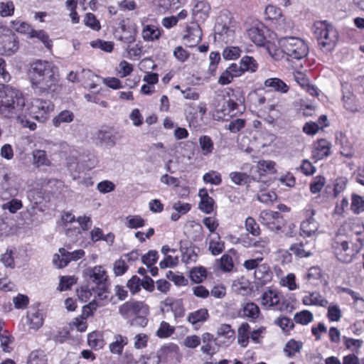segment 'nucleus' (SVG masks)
<instances>
[{
    "mask_svg": "<svg viewBox=\"0 0 364 364\" xmlns=\"http://www.w3.org/2000/svg\"><path fill=\"white\" fill-rule=\"evenodd\" d=\"M28 75L31 88L38 94L55 91L59 80L58 68L52 62L40 59L29 64Z\"/></svg>",
    "mask_w": 364,
    "mask_h": 364,
    "instance_id": "obj_1",
    "label": "nucleus"
},
{
    "mask_svg": "<svg viewBox=\"0 0 364 364\" xmlns=\"http://www.w3.org/2000/svg\"><path fill=\"white\" fill-rule=\"evenodd\" d=\"M362 228L355 232H349L346 235L342 234L343 230H339L332 242V249L337 259L343 262H350L353 257L360 252L364 245V231Z\"/></svg>",
    "mask_w": 364,
    "mask_h": 364,
    "instance_id": "obj_2",
    "label": "nucleus"
},
{
    "mask_svg": "<svg viewBox=\"0 0 364 364\" xmlns=\"http://www.w3.org/2000/svg\"><path fill=\"white\" fill-rule=\"evenodd\" d=\"M25 108V98L19 90L0 84V115L21 119L24 116Z\"/></svg>",
    "mask_w": 364,
    "mask_h": 364,
    "instance_id": "obj_3",
    "label": "nucleus"
},
{
    "mask_svg": "<svg viewBox=\"0 0 364 364\" xmlns=\"http://www.w3.org/2000/svg\"><path fill=\"white\" fill-rule=\"evenodd\" d=\"M279 46L284 53L287 56L296 59L301 60L305 58L309 53V47L299 38L286 37L279 41Z\"/></svg>",
    "mask_w": 364,
    "mask_h": 364,
    "instance_id": "obj_4",
    "label": "nucleus"
},
{
    "mask_svg": "<svg viewBox=\"0 0 364 364\" xmlns=\"http://www.w3.org/2000/svg\"><path fill=\"white\" fill-rule=\"evenodd\" d=\"M53 109L54 105L51 101L34 98L29 105L26 106L23 117L28 114L40 122H45Z\"/></svg>",
    "mask_w": 364,
    "mask_h": 364,
    "instance_id": "obj_5",
    "label": "nucleus"
},
{
    "mask_svg": "<svg viewBox=\"0 0 364 364\" xmlns=\"http://www.w3.org/2000/svg\"><path fill=\"white\" fill-rule=\"evenodd\" d=\"M314 35L323 47H333L338 37V31L326 21H318L314 23Z\"/></svg>",
    "mask_w": 364,
    "mask_h": 364,
    "instance_id": "obj_6",
    "label": "nucleus"
},
{
    "mask_svg": "<svg viewBox=\"0 0 364 364\" xmlns=\"http://www.w3.org/2000/svg\"><path fill=\"white\" fill-rule=\"evenodd\" d=\"M262 260V257H258L255 259L245 261L243 264L247 270L255 269V278L262 285L270 282L272 278V272L269 267L265 263L260 264Z\"/></svg>",
    "mask_w": 364,
    "mask_h": 364,
    "instance_id": "obj_7",
    "label": "nucleus"
},
{
    "mask_svg": "<svg viewBox=\"0 0 364 364\" xmlns=\"http://www.w3.org/2000/svg\"><path fill=\"white\" fill-rule=\"evenodd\" d=\"M85 255L83 250H77L73 252L67 250L64 247L58 250V252L53 255V263L58 269L66 267L71 261H77Z\"/></svg>",
    "mask_w": 364,
    "mask_h": 364,
    "instance_id": "obj_8",
    "label": "nucleus"
},
{
    "mask_svg": "<svg viewBox=\"0 0 364 364\" xmlns=\"http://www.w3.org/2000/svg\"><path fill=\"white\" fill-rule=\"evenodd\" d=\"M262 224L266 225L270 230L279 232L284 228V220L279 212L272 210H262L259 214Z\"/></svg>",
    "mask_w": 364,
    "mask_h": 364,
    "instance_id": "obj_9",
    "label": "nucleus"
},
{
    "mask_svg": "<svg viewBox=\"0 0 364 364\" xmlns=\"http://www.w3.org/2000/svg\"><path fill=\"white\" fill-rule=\"evenodd\" d=\"M214 38L215 41L220 43H230L235 37V31L228 26L226 23H223L218 18L217 23L214 27Z\"/></svg>",
    "mask_w": 364,
    "mask_h": 364,
    "instance_id": "obj_10",
    "label": "nucleus"
},
{
    "mask_svg": "<svg viewBox=\"0 0 364 364\" xmlns=\"http://www.w3.org/2000/svg\"><path fill=\"white\" fill-rule=\"evenodd\" d=\"M148 307L142 302L127 301L120 306L119 312L125 318L136 316L140 314H146Z\"/></svg>",
    "mask_w": 364,
    "mask_h": 364,
    "instance_id": "obj_11",
    "label": "nucleus"
},
{
    "mask_svg": "<svg viewBox=\"0 0 364 364\" xmlns=\"http://www.w3.org/2000/svg\"><path fill=\"white\" fill-rule=\"evenodd\" d=\"M218 338L214 341L218 346H228L235 340V331L229 324L220 325L218 330Z\"/></svg>",
    "mask_w": 364,
    "mask_h": 364,
    "instance_id": "obj_12",
    "label": "nucleus"
},
{
    "mask_svg": "<svg viewBox=\"0 0 364 364\" xmlns=\"http://www.w3.org/2000/svg\"><path fill=\"white\" fill-rule=\"evenodd\" d=\"M281 294L276 290L268 289L264 291L261 297V304L267 308H274L277 310H282L280 304Z\"/></svg>",
    "mask_w": 364,
    "mask_h": 364,
    "instance_id": "obj_13",
    "label": "nucleus"
},
{
    "mask_svg": "<svg viewBox=\"0 0 364 364\" xmlns=\"http://www.w3.org/2000/svg\"><path fill=\"white\" fill-rule=\"evenodd\" d=\"M1 186L2 189L1 196L3 198L14 197L18 194V186L16 184L14 177L10 174L6 173L3 176Z\"/></svg>",
    "mask_w": 364,
    "mask_h": 364,
    "instance_id": "obj_14",
    "label": "nucleus"
},
{
    "mask_svg": "<svg viewBox=\"0 0 364 364\" xmlns=\"http://www.w3.org/2000/svg\"><path fill=\"white\" fill-rule=\"evenodd\" d=\"M315 213L312 208L306 209L305 210L306 220L301 224V231L309 237L314 234L318 228V223L314 218Z\"/></svg>",
    "mask_w": 364,
    "mask_h": 364,
    "instance_id": "obj_15",
    "label": "nucleus"
},
{
    "mask_svg": "<svg viewBox=\"0 0 364 364\" xmlns=\"http://www.w3.org/2000/svg\"><path fill=\"white\" fill-rule=\"evenodd\" d=\"M85 274L89 279L97 285L104 284L107 280V274L104 268L101 266H95L92 268L85 269Z\"/></svg>",
    "mask_w": 364,
    "mask_h": 364,
    "instance_id": "obj_16",
    "label": "nucleus"
},
{
    "mask_svg": "<svg viewBox=\"0 0 364 364\" xmlns=\"http://www.w3.org/2000/svg\"><path fill=\"white\" fill-rule=\"evenodd\" d=\"M208 318L209 314L208 309L202 308L189 313L187 316V321L192 324L194 329L197 330Z\"/></svg>",
    "mask_w": 364,
    "mask_h": 364,
    "instance_id": "obj_17",
    "label": "nucleus"
},
{
    "mask_svg": "<svg viewBox=\"0 0 364 364\" xmlns=\"http://www.w3.org/2000/svg\"><path fill=\"white\" fill-rule=\"evenodd\" d=\"M201 31L198 26H190L186 28V34L183 37L185 44L188 47L196 46L201 40Z\"/></svg>",
    "mask_w": 364,
    "mask_h": 364,
    "instance_id": "obj_18",
    "label": "nucleus"
},
{
    "mask_svg": "<svg viewBox=\"0 0 364 364\" xmlns=\"http://www.w3.org/2000/svg\"><path fill=\"white\" fill-rule=\"evenodd\" d=\"M289 250L299 257H307L312 255L314 244L309 241L293 244Z\"/></svg>",
    "mask_w": 364,
    "mask_h": 364,
    "instance_id": "obj_19",
    "label": "nucleus"
},
{
    "mask_svg": "<svg viewBox=\"0 0 364 364\" xmlns=\"http://www.w3.org/2000/svg\"><path fill=\"white\" fill-rule=\"evenodd\" d=\"M342 101L344 108L350 112H360L361 107L358 100L353 92L348 91L343 93Z\"/></svg>",
    "mask_w": 364,
    "mask_h": 364,
    "instance_id": "obj_20",
    "label": "nucleus"
},
{
    "mask_svg": "<svg viewBox=\"0 0 364 364\" xmlns=\"http://www.w3.org/2000/svg\"><path fill=\"white\" fill-rule=\"evenodd\" d=\"M198 196L200 198L198 205L199 209L206 214L210 213L213 210L215 201L210 196H209L208 191L204 188L200 189Z\"/></svg>",
    "mask_w": 364,
    "mask_h": 364,
    "instance_id": "obj_21",
    "label": "nucleus"
},
{
    "mask_svg": "<svg viewBox=\"0 0 364 364\" xmlns=\"http://www.w3.org/2000/svg\"><path fill=\"white\" fill-rule=\"evenodd\" d=\"M331 149V143L326 139H319L314 145V149L312 152L313 157L316 160H320L329 156Z\"/></svg>",
    "mask_w": 364,
    "mask_h": 364,
    "instance_id": "obj_22",
    "label": "nucleus"
},
{
    "mask_svg": "<svg viewBox=\"0 0 364 364\" xmlns=\"http://www.w3.org/2000/svg\"><path fill=\"white\" fill-rule=\"evenodd\" d=\"M120 137L117 132L100 130L97 134V139L100 140L102 144L109 147L114 146Z\"/></svg>",
    "mask_w": 364,
    "mask_h": 364,
    "instance_id": "obj_23",
    "label": "nucleus"
},
{
    "mask_svg": "<svg viewBox=\"0 0 364 364\" xmlns=\"http://www.w3.org/2000/svg\"><path fill=\"white\" fill-rule=\"evenodd\" d=\"M302 302L306 306H318L326 307L328 302V301L317 291L309 292L302 299Z\"/></svg>",
    "mask_w": 364,
    "mask_h": 364,
    "instance_id": "obj_24",
    "label": "nucleus"
},
{
    "mask_svg": "<svg viewBox=\"0 0 364 364\" xmlns=\"http://www.w3.org/2000/svg\"><path fill=\"white\" fill-rule=\"evenodd\" d=\"M230 178L236 185H246L247 188L251 187L252 181L255 180L253 175H247L246 173L234 171L230 173Z\"/></svg>",
    "mask_w": 364,
    "mask_h": 364,
    "instance_id": "obj_25",
    "label": "nucleus"
},
{
    "mask_svg": "<svg viewBox=\"0 0 364 364\" xmlns=\"http://www.w3.org/2000/svg\"><path fill=\"white\" fill-rule=\"evenodd\" d=\"M264 85L266 87H269L272 90L281 93H287L289 91V86L281 79L272 77L267 79Z\"/></svg>",
    "mask_w": 364,
    "mask_h": 364,
    "instance_id": "obj_26",
    "label": "nucleus"
},
{
    "mask_svg": "<svg viewBox=\"0 0 364 364\" xmlns=\"http://www.w3.org/2000/svg\"><path fill=\"white\" fill-rule=\"evenodd\" d=\"M75 115L70 110L65 109L61 111L58 115L52 119L53 125L55 127H59L63 124H68L73 121Z\"/></svg>",
    "mask_w": 364,
    "mask_h": 364,
    "instance_id": "obj_27",
    "label": "nucleus"
},
{
    "mask_svg": "<svg viewBox=\"0 0 364 364\" xmlns=\"http://www.w3.org/2000/svg\"><path fill=\"white\" fill-rule=\"evenodd\" d=\"M33 164L36 167L39 168L41 166H50L51 161L44 150L37 149L33 151Z\"/></svg>",
    "mask_w": 364,
    "mask_h": 364,
    "instance_id": "obj_28",
    "label": "nucleus"
},
{
    "mask_svg": "<svg viewBox=\"0 0 364 364\" xmlns=\"http://www.w3.org/2000/svg\"><path fill=\"white\" fill-rule=\"evenodd\" d=\"M164 305L174 313L175 317H182L184 315V309L181 301L166 298L163 301Z\"/></svg>",
    "mask_w": 364,
    "mask_h": 364,
    "instance_id": "obj_29",
    "label": "nucleus"
},
{
    "mask_svg": "<svg viewBox=\"0 0 364 364\" xmlns=\"http://www.w3.org/2000/svg\"><path fill=\"white\" fill-rule=\"evenodd\" d=\"M2 54L11 55L18 49V41L14 37H8L2 42Z\"/></svg>",
    "mask_w": 364,
    "mask_h": 364,
    "instance_id": "obj_30",
    "label": "nucleus"
},
{
    "mask_svg": "<svg viewBox=\"0 0 364 364\" xmlns=\"http://www.w3.org/2000/svg\"><path fill=\"white\" fill-rule=\"evenodd\" d=\"M27 320L30 328L35 330L38 329L43 323V315L37 310L29 311L27 314Z\"/></svg>",
    "mask_w": 364,
    "mask_h": 364,
    "instance_id": "obj_31",
    "label": "nucleus"
},
{
    "mask_svg": "<svg viewBox=\"0 0 364 364\" xmlns=\"http://www.w3.org/2000/svg\"><path fill=\"white\" fill-rule=\"evenodd\" d=\"M247 35L250 39L256 45L259 46L264 45L266 38L262 29L257 27H252L247 31Z\"/></svg>",
    "mask_w": 364,
    "mask_h": 364,
    "instance_id": "obj_32",
    "label": "nucleus"
},
{
    "mask_svg": "<svg viewBox=\"0 0 364 364\" xmlns=\"http://www.w3.org/2000/svg\"><path fill=\"white\" fill-rule=\"evenodd\" d=\"M127 343L128 339L126 336L117 334L114 336V341L109 344V348L112 353L121 354Z\"/></svg>",
    "mask_w": 364,
    "mask_h": 364,
    "instance_id": "obj_33",
    "label": "nucleus"
},
{
    "mask_svg": "<svg viewBox=\"0 0 364 364\" xmlns=\"http://www.w3.org/2000/svg\"><path fill=\"white\" fill-rule=\"evenodd\" d=\"M29 38H37L48 50H51L53 47V41L50 39L48 34L44 30L33 29Z\"/></svg>",
    "mask_w": 364,
    "mask_h": 364,
    "instance_id": "obj_34",
    "label": "nucleus"
},
{
    "mask_svg": "<svg viewBox=\"0 0 364 364\" xmlns=\"http://www.w3.org/2000/svg\"><path fill=\"white\" fill-rule=\"evenodd\" d=\"M161 36V31L154 25H146L142 30V37L145 41H153Z\"/></svg>",
    "mask_w": 364,
    "mask_h": 364,
    "instance_id": "obj_35",
    "label": "nucleus"
},
{
    "mask_svg": "<svg viewBox=\"0 0 364 364\" xmlns=\"http://www.w3.org/2000/svg\"><path fill=\"white\" fill-rule=\"evenodd\" d=\"M303 343L301 341L291 339L286 343L284 348V352L289 358H292L296 353L301 351Z\"/></svg>",
    "mask_w": 364,
    "mask_h": 364,
    "instance_id": "obj_36",
    "label": "nucleus"
},
{
    "mask_svg": "<svg viewBox=\"0 0 364 364\" xmlns=\"http://www.w3.org/2000/svg\"><path fill=\"white\" fill-rule=\"evenodd\" d=\"M250 327L247 323H243L237 330V342L242 347H246L249 342V331Z\"/></svg>",
    "mask_w": 364,
    "mask_h": 364,
    "instance_id": "obj_37",
    "label": "nucleus"
},
{
    "mask_svg": "<svg viewBox=\"0 0 364 364\" xmlns=\"http://www.w3.org/2000/svg\"><path fill=\"white\" fill-rule=\"evenodd\" d=\"M275 163L272 161H259L255 168H252L250 171L253 173L254 171L257 172L259 176L264 174L265 172H274Z\"/></svg>",
    "mask_w": 364,
    "mask_h": 364,
    "instance_id": "obj_38",
    "label": "nucleus"
},
{
    "mask_svg": "<svg viewBox=\"0 0 364 364\" xmlns=\"http://www.w3.org/2000/svg\"><path fill=\"white\" fill-rule=\"evenodd\" d=\"M11 27L18 33L27 35L28 38L30 37L33 30L28 23L18 20L12 21L11 22Z\"/></svg>",
    "mask_w": 364,
    "mask_h": 364,
    "instance_id": "obj_39",
    "label": "nucleus"
},
{
    "mask_svg": "<svg viewBox=\"0 0 364 364\" xmlns=\"http://www.w3.org/2000/svg\"><path fill=\"white\" fill-rule=\"evenodd\" d=\"M232 92V90L225 88L222 90H218L214 97L213 105L215 107V109H217L220 105H222L224 101H227L228 98H230V94Z\"/></svg>",
    "mask_w": 364,
    "mask_h": 364,
    "instance_id": "obj_40",
    "label": "nucleus"
},
{
    "mask_svg": "<svg viewBox=\"0 0 364 364\" xmlns=\"http://www.w3.org/2000/svg\"><path fill=\"white\" fill-rule=\"evenodd\" d=\"M314 319L313 314L308 310H302L294 314V321L296 323L301 325H307L311 323Z\"/></svg>",
    "mask_w": 364,
    "mask_h": 364,
    "instance_id": "obj_41",
    "label": "nucleus"
},
{
    "mask_svg": "<svg viewBox=\"0 0 364 364\" xmlns=\"http://www.w3.org/2000/svg\"><path fill=\"white\" fill-rule=\"evenodd\" d=\"M237 104L232 98H228L227 101H224L222 105L216 109L217 112H221L223 115H228L234 112L237 109Z\"/></svg>",
    "mask_w": 364,
    "mask_h": 364,
    "instance_id": "obj_42",
    "label": "nucleus"
},
{
    "mask_svg": "<svg viewBox=\"0 0 364 364\" xmlns=\"http://www.w3.org/2000/svg\"><path fill=\"white\" fill-rule=\"evenodd\" d=\"M198 141L204 156H207L213 152V142L210 136L206 135L202 136L199 138Z\"/></svg>",
    "mask_w": 364,
    "mask_h": 364,
    "instance_id": "obj_43",
    "label": "nucleus"
},
{
    "mask_svg": "<svg viewBox=\"0 0 364 364\" xmlns=\"http://www.w3.org/2000/svg\"><path fill=\"white\" fill-rule=\"evenodd\" d=\"M259 314V309L254 303H247L243 307L242 309V315L245 317H247L251 319H255L258 317Z\"/></svg>",
    "mask_w": 364,
    "mask_h": 364,
    "instance_id": "obj_44",
    "label": "nucleus"
},
{
    "mask_svg": "<svg viewBox=\"0 0 364 364\" xmlns=\"http://www.w3.org/2000/svg\"><path fill=\"white\" fill-rule=\"evenodd\" d=\"M201 339L204 343L200 348L201 351L208 355H213L215 352L212 348L210 344L211 341L213 340V336L210 333H204L202 335Z\"/></svg>",
    "mask_w": 364,
    "mask_h": 364,
    "instance_id": "obj_45",
    "label": "nucleus"
},
{
    "mask_svg": "<svg viewBox=\"0 0 364 364\" xmlns=\"http://www.w3.org/2000/svg\"><path fill=\"white\" fill-rule=\"evenodd\" d=\"M203 181L205 183L218 186L222 183V178L220 173L215 171H210L203 175Z\"/></svg>",
    "mask_w": 364,
    "mask_h": 364,
    "instance_id": "obj_46",
    "label": "nucleus"
},
{
    "mask_svg": "<svg viewBox=\"0 0 364 364\" xmlns=\"http://www.w3.org/2000/svg\"><path fill=\"white\" fill-rule=\"evenodd\" d=\"M225 247L224 242L221 241L220 237L217 239H211L209 242L208 250L213 255H218L223 251Z\"/></svg>",
    "mask_w": 364,
    "mask_h": 364,
    "instance_id": "obj_47",
    "label": "nucleus"
},
{
    "mask_svg": "<svg viewBox=\"0 0 364 364\" xmlns=\"http://www.w3.org/2000/svg\"><path fill=\"white\" fill-rule=\"evenodd\" d=\"M27 364H47V359L43 351L35 350L31 353Z\"/></svg>",
    "mask_w": 364,
    "mask_h": 364,
    "instance_id": "obj_48",
    "label": "nucleus"
},
{
    "mask_svg": "<svg viewBox=\"0 0 364 364\" xmlns=\"http://www.w3.org/2000/svg\"><path fill=\"white\" fill-rule=\"evenodd\" d=\"M245 226L246 230L253 236H258L260 235L259 226L253 218H247L245 220Z\"/></svg>",
    "mask_w": 364,
    "mask_h": 364,
    "instance_id": "obj_49",
    "label": "nucleus"
},
{
    "mask_svg": "<svg viewBox=\"0 0 364 364\" xmlns=\"http://www.w3.org/2000/svg\"><path fill=\"white\" fill-rule=\"evenodd\" d=\"M244 71L255 72L257 68V64L252 57L244 56L240 62Z\"/></svg>",
    "mask_w": 364,
    "mask_h": 364,
    "instance_id": "obj_50",
    "label": "nucleus"
},
{
    "mask_svg": "<svg viewBox=\"0 0 364 364\" xmlns=\"http://www.w3.org/2000/svg\"><path fill=\"white\" fill-rule=\"evenodd\" d=\"M191 279L195 283L203 282L206 277V270L203 267L193 268L190 272Z\"/></svg>",
    "mask_w": 364,
    "mask_h": 364,
    "instance_id": "obj_51",
    "label": "nucleus"
},
{
    "mask_svg": "<svg viewBox=\"0 0 364 364\" xmlns=\"http://www.w3.org/2000/svg\"><path fill=\"white\" fill-rule=\"evenodd\" d=\"M126 220L127 226L129 228L136 229L145 225L144 220L139 215H129Z\"/></svg>",
    "mask_w": 364,
    "mask_h": 364,
    "instance_id": "obj_52",
    "label": "nucleus"
},
{
    "mask_svg": "<svg viewBox=\"0 0 364 364\" xmlns=\"http://www.w3.org/2000/svg\"><path fill=\"white\" fill-rule=\"evenodd\" d=\"M174 332V328L166 321H162L156 334L159 338H167Z\"/></svg>",
    "mask_w": 364,
    "mask_h": 364,
    "instance_id": "obj_53",
    "label": "nucleus"
},
{
    "mask_svg": "<svg viewBox=\"0 0 364 364\" xmlns=\"http://www.w3.org/2000/svg\"><path fill=\"white\" fill-rule=\"evenodd\" d=\"M15 6L11 1L6 2H0V16L2 17H8L13 16Z\"/></svg>",
    "mask_w": 364,
    "mask_h": 364,
    "instance_id": "obj_54",
    "label": "nucleus"
},
{
    "mask_svg": "<svg viewBox=\"0 0 364 364\" xmlns=\"http://www.w3.org/2000/svg\"><path fill=\"white\" fill-rule=\"evenodd\" d=\"M351 210L357 214L364 211V198L357 195H353Z\"/></svg>",
    "mask_w": 364,
    "mask_h": 364,
    "instance_id": "obj_55",
    "label": "nucleus"
},
{
    "mask_svg": "<svg viewBox=\"0 0 364 364\" xmlns=\"http://www.w3.org/2000/svg\"><path fill=\"white\" fill-rule=\"evenodd\" d=\"M274 323L279 326L282 331L285 332H289L294 327V322L286 316L277 318L274 321Z\"/></svg>",
    "mask_w": 364,
    "mask_h": 364,
    "instance_id": "obj_56",
    "label": "nucleus"
},
{
    "mask_svg": "<svg viewBox=\"0 0 364 364\" xmlns=\"http://www.w3.org/2000/svg\"><path fill=\"white\" fill-rule=\"evenodd\" d=\"M84 23L87 26L90 27L94 31H99L101 28L100 21L92 13L86 14L84 18Z\"/></svg>",
    "mask_w": 364,
    "mask_h": 364,
    "instance_id": "obj_57",
    "label": "nucleus"
},
{
    "mask_svg": "<svg viewBox=\"0 0 364 364\" xmlns=\"http://www.w3.org/2000/svg\"><path fill=\"white\" fill-rule=\"evenodd\" d=\"M128 265L122 257L116 260L113 265V271L116 276H122L128 270Z\"/></svg>",
    "mask_w": 364,
    "mask_h": 364,
    "instance_id": "obj_58",
    "label": "nucleus"
},
{
    "mask_svg": "<svg viewBox=\"0 0 364 364\" xmlns=\"http://www.w3.org/2000/svg\"><path fill=\"white\" fill-rule=\"evenodd\" d=\"M158 259V252L156 250H149L146 255L141 257V262L147 267L154 265Z\"/></svg>",
    "mask_w": 364,
    "mask_h": 364,
    "instance_id": "obj_59",
    "label": "nucleus"
},
{
    "mask_svg": "<svg viewBox=\"0 0 364 364\" xmlns=\"http://www.w3.org/2000/svg\"><path fill=\"white\" fill-rule=\"evenodd\" d=\"M141 279L136 275L132 277L127 283V287L132 294H135L141 290Z\"/></svg>",
    "mask_w": 364,
    "mask_h": 364,
    "instance_id": "obj_60",
    "label": "nucleus"
},
{
    "mask_svg": "<svg viewBox=\"0 0 364 364\" xmlns=\"http://www.w3.org/2000/svg\"><path fill=\"white\" fill-rule=\"evenodd\" d=\"M90 45L92 48H100L105 52H111L113 50L114 44L110 41H105L102 40H96L92 41Z\"/></svg>",
    "mask_w": 364,
    "mask_h": 364,
    "instance_id": "obj_61",
    "label": "nucleus"
},
{
    "mask_svg": "<svg viewBox=\"0 0 364 364\" xmlns=\"http://www.w3.org/2000/svg\"><path fill=\"white\" fill-rule=\"evenodd\" d=\"M13 255L14 252L11 250H6V252L1 255L0 261L6 267H10L11 269L15 267V262Z\"/></svg>",
    "mask_w": 364,
    "mask_h": 364,
    "instance_id": "obj_62",
    "label": "nucleus"
},
{
    "mask_svg": "<svg viewBox=\"0 0 364 364\" xmlns=\"http://www.w3.org/2000/svg\"><path fill=\"white\" fill-rule=\"evenodd\" d=\"M257 198L261 203L270 204L277 199V195L274 191L261 192L257 194Z\"/></svg>",
    "mask_w": 364,
    "mask_h": 364,
    "instance_id": "obj_63",
    "label": "nucleus"
},
{
    "mask_svg": "<svg viewBox=\"0 0 364 364\" xmlns=\"http://www.w3.org/2000/svg\"><path fill=\"white\" fill-rule=\"evenodd\" d=\"M198 254L193 248H186L182 254V261L186 264L195 262L197 259Z\"/></svg>",
    "mask_w": 364,
    "mask_h": 364,
    "instance_id": "obj_64",
    "label": "nucleus"
}]
</instances>
